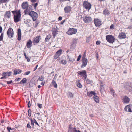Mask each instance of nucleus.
<instances>
[{
	"label": "nucleus",
	"mask_w": 132,
	"mask_h": 132,
	"mask_svg": "<svg viewBox=\"0 0 132 132\" xmlns=\"http://www.w3.org/2000/svg\"><path fill=\"white\" fill-rule=\"evenodd\" d=\"M13 16L14 21L15 23H17L20 21L21 20V14L20 12V10L18 11H11Z\"/></svg>",
	"instance_id": "obj_1"
},
{
	"label": "nucleus",
	"mask_w": 132,
	"mask_h": 132,
	"mask_svg": "<svg viewBox=\"0 0 132 132\" xmlns=\"http://www.w3.org/2000/svg\"><path fill=\"white\" fill-rule=\"evenodd\" d=\"M106 39L108 42L112 44H113L114 43L115 40V38L112 35H106Z\"/></svg>",
	"instance_id": "obj_2"
},
{
	"label": "nucleus",
	"mask_w": 132,
	"mask_h": 132,
	"mask_svg": "<svg viewBox=\"0 0 132 132\" xmlns=\"http://www.w3.org/2000/svg\"><path fill=\"white\" fill-rule=\"evenodd\" d=\"M83 6L84 8L89 10L91 9L92 5L87 1H85L83 2Z\"/></svg>",
	"instance_id": "obj_3"
},
{
	"label": "nucleus",
	"mask_w": 132,
	"mask_h": 132,
	"mask_svg": "<svg viewBox=\"0 0 132 132\" xmlns=\"http://www.w3.org/2000/svg\"><path fill=\"white\" fill-rule=\"evenodd\" d=\"M7 34L8 37L10 38L13 37L14 35V32L13 30L11 27H9L7 32Z\"/></svg>",
	"instance_id": "obj_4"
},
{
	"label": "nucleus",
	"mask_w": 132,
	"mask_h": 132,
	"mask_svg": "<svg viewBox=\"0 0 132 132\" xmlns=\"http://www.w3.org/2000/svg\"><path fill=\"white\" fill-rule=\"evenodd\" d=\"M29 16L32 17L33 21H35L37 20L38 17L37 14L36 12L32 11H31V12Z\"/></svg>",
	"instance_id": "obj_5"
},
{
	"label": "nucleus",
	"mask_w": 132,
	"mask_h": 132,
	"mask_svg": "<svg viewBox=\"0 0 132 132\" xmlns=\"http://www.w3.org/2000/svg\"><path fill=\"white\" fill-rule=\"evenodd\" d=\"M124 87L128 91L132 92V84L131 83H125Z\"/></svg>",
	"instance_id": "obj_6"
},
{
	"label": "nucleus",
	"mask_w": 132,
	"mask_h": 132,
	"mask_svg": "<svg viewBox=\"0 0 132 132\" xmlns=\"http://www.w3.org/2000/svg\"><path fill=\"white\" fill-rule=\"evenodd\" d=\"M77 32V30L73 28H69L68 31L67 32V33L69 35H72L76 34Z\"/></svg>",
	"instance_id": "obj_7"
},
{
	"label": "nucleus",
	"mask_w": 132,
	"mask_h": 132,
	"mask_svg": "<svg viewBox=\"0 0 132 132\" xmlns=\"http://www.w3.org/2000/svg\"><path fill=\"white\" fill-rule=\"evenodd\" d=\"M94 22L96 27H99L102 25V22L101 20L97 18L94 19Z\"/></svg>",
	"instance_id": "obj_8"
},
{
	"label": "nucleus",
	"mask_w": 132,
	"mask_h": 132,
	"mask_svg": "<svg viewBox=\"0 0 132 132\" xmlns=\"http://www.w3.org/2000/svg\"><path fill=\"white\" fill-rule=\"evenodd\" d=\"M52 35L54 38L55 36H56V35L57 34V32H58L57 26L55 25H54V27L52 28Z\"/></svg>",
	"instance_id": "obj_9"
},
{
	"label": "nucleus",
	"mask_w": 132,
	"mask_h": 132,
	"mask_svg": "<svg viewBox=\"0 0 132 132\" xmlns=\"http://www.w3.org/2000/svg\"><path fill=\"white\" fill-rule=\"evenodd\" d=\"M82 64L81 66V68H83L84 67L86 66L88 63V60L85 58V56H83L82 60Z\"/></svg>",
	"instance_id": "obj_10"
},
{
	"label": "nucleus",
	"mask_w": 132,
	"mask_h": 132,
	"mask_svg": "<svg viewBox=\"0 0 132 132\" xmlns=\"http://www.w3.org/2000/svg\"><path fill=\"white\" fill-rule=\"evenodd\" d=\"M78 74L81 76L83 77L84 78L86 79L87 77L86 72L85 70H84L82 71H79L78 72Z\"/></svg>",
	"instance_id": "obj_11"
},
{
	"label": "nucleus",
	"mask_w": 132,
	"mask_h": 132,
	"mask_svg": "<svg viewBox=\"0 0 132 132\" xmlns=\"http://www.w3.org/2000/svg\"><path fill=\"white\" fill-rule=\"evenodd\" d=\"M124 110L126 112H132V104H129L126 106L124 108Z\"/></svg>",
	"instance_id": "obj_12"
},
{
	"label": "nucleus",
	"mask_w": 132,
	"mask_h": 132,
	"mask_svg": "<svg viewBox=\"0 0 132 132\" xmlns=\"http://www.w3.org/2000/svg\"><path fill=\"white\" fill-rule=\"evenodd\" d=\"M92 20V19L90 16H85L83 18V20L86 23L90 22Z\"/></svg>",
	"instance_id": "obj_13"
},
{
	"label": "nucleus",
	"mask_w": 132,
	"mask_h": 132,
	"mask_svg": "<svg viewBox=\"0 0 132 132\" xmlns=\"http://www.w3.org/2000/svg\"><path fill=\"white\" fill-rule=\"evenodd\" d=\"M72 7L71 6H67L64 8V11L65 13H69L71 10Z\"/></svg>",
	"instance_id": "obj_14"
},
{
	"label": "nucleus",
	"mask_w": 132,
	"mask_h": 132,
	"mask_svg": "<svg viewBox=\"0 0 132 132\" xmlns=\"http://www.w3.org/2000/svg\"><path fill=\"white\" fill-rule=\"evenodd\" d=\"M126 35L125 33L121 32L119 34L118 38L120 39H125L126 38Z\"/></svg>",
	"instance_id": "obj_15"
},
{
	"label": "nucleus",
	"mask_w": 132,
	"mask_h": 132,
	"mask_svg": "<svg viewBox=\"0 0 132 132\" xmlns=\"http://www.w3.org/2000/svg\"><path fill=\"white\" fill-rule=\"evenodd\" d=\"M130 100V99L127 96H124L123 99V101L124 103H128Z\"/></svg>",
	"instance_id": "obj_16"
},
{
	"label": "nucleus",
	"mask_w": 132,
	"mask_h": 132,
	"mask_svg": "<svg viewBox=\"0 0 132 132\" xmlns=\"http://www.w3.org/2000/svg\"><path fill=\"white\" fill-rule=\"evenodd\" d=\"M22 7L23 9H25L28 8V4L27 2H24L22 4Z\"/></svg>",
	"instance_id": "obj_17"
},
{
	"label": "nucleus",
	"mask_w": 132,
	"mask_h": 132,
	"mask_svg": "<svg viewBox=\"0 0 132 132\" xmlns=\"http://www.w3.org/2000/svg\"><path fill=\"white\" fill-rule=\"evenodd\" d=\"M87 94L88 96L89 97H91L93 95L94 96L95 95L96 93L94 91H91L87 92Z\"/></svg>",
	"instance_id": "obj_18"
},
{
	"label": "nucleus",
	"mask_w": 132,
	"mask_h": 132,
	"mask_svg": "<svg viewBox=\"0 0 132 132\" xmlns=\"http://www.w3.org/2000/svg\"><path fill=\"white\" fill-rule=\"evenodd\" d=\"M68 132H81L80 131L78 130L77 131L75 128H71L70 126L69 128Z\"/></svg>",
	"instance_id": "obj_19"
},
{
	"label": "nucleus",
	"mask_w": 132,
	"mask_h": 132,
	"mask_svg": "<svg viewBox=\"0 0 132 132\" xmlns=\"http://www.w3.org/2000/svg\"><path fill=\"white\" fill-rule=\"evenodd\" d=\"M40 36H38L34 38L33 41V43H38L40 41Z\"/></svg>",
	"instance_id": "obj_20"
},
{
	"label": "nucleus",
	"mask_w": 132,
	"mask_h": 132,
	"mask_svg": "<svg viewBox=\"0 0 132 132\" xmlns=\"http://www.w3.org/2000/svg\"><path fill=\"white\" fill-rule=\"evenodd\" d=\"M18 40L20 41L21 40V31L20 29H18Z\"/></svg>",
	"instance_id": "obj_21"
},
{
	"label": "nucleus",
	"mask_w": 132,
	"mask_h": 132,
	"mask_svg": "<svg viewBox=\"0 0 132 132\" xmlns=\"http://www.w3.org/2000/svg\"><path fill=\"white\" fill-rule=\"evenodd\" d=\"M4 16L7 18H9L11 16L10 11H6L4 14Z\"/></svg>",
	"instance_id": "obj_22"
},
{
	"label": "nucleus",
	"mask_w": 132,
	"mask_h": 132,
	"mask_svg": "<svg viewBox=\"0 0 132 132\" xmlns=\"http://www.w3.org/2000/svg\"><path fill=\"white\" fill-rule=\"evenodd\" d=\"M31 12V10L27 8L24 11V13L25 15H29L30 14Z\"/></svg>",
	"instance_id": "obj_23"
},
{
	"label": "nucleus",
	"mask_w": 132,
	"mask_h": 132,
	"mask_svg": "<svg viewBox=\"0 0 132 132\" xmlns=\"http://www.w3.org/2000/svg\"><path fill=\"white\" fill-rule=\"evenodd\" d=\"M22 72V70L19 69H16L14 70V75H16L18 74H20Z\"/></svg>",
	"instance_id": "obj_24"
},
{
	"label": "nucleus",
	"mask_w": 132,
	"mask_h": 132,
	"mask_svg": "<svg viewBox=\"0 0 132 132\" xmlns=\"http://www.w3.org/2000/svg\"><path fill=\"white\" fill-rule=\"evenodd\" d=\"M32 42L31 40H29L27 42L26 44V46L27 48H29L31 47V45L32 44Z\"/></svg>",
	"instance_id": "obj_25"
},
{
	"label": "nucleus",
	"mask_w": 132,
	"mask_h": 132,
	"mask_svg": "<svg viewBox=\"0 0 132 132\" xmlns=\"http://www.w3.org/2000/svg\"><path fill=\"white\" fill-rule=\"evenodd\" d=\"M103 14L105 15H109L110 13L108 10L107 9H105L103 11Z\"/></svg>",
	"instance_id": "obj_26"
},
{
	"label": "nucleus",
	"mask_w": 132,
	"mask_h": 132,
	"mask_svg": "<svg viewBox=\"0 0 132 132\" xmlns=\"http://www.w3.org/2000/svg\"><path fill=\"white\" fill-rule=\"evenodd\" d=\"M93 98L94 99L95 101L97 103L99 102V98L98 96H96V94L95 95L93 96Z\"/></svg>",
	"instance_id": "obj_27"
},
{
	"label": "nucleus",
	"mask_w": 132,
	"mask_h": 132,
	"mask_svg": "<svg viewBox=\"0 0 132 132\" xmlns=\"http://www.w3.org/2000/svg\"><path fill=\"white\" fill-rule=\"evenodd\" d=\"M67 59H69V62H73L75 61V59L72 56H69L68 55H67Z\"/></svg>",
	"instance_id": "obj_28"
},
{
	"label": "nucleus",
	"mask_w": 132,
	"mask_h": 132,
	"mask_svg": "<svg viewBox=\"0 0 132 132\" xmlns=\"http://www.w3.org/2000/svg\"><path fill=\"white\" fill-rule=\"evenodd\" d=\"M77 40L78 39L76 38L73 39L72 40L71 45H75L77 43Z\"/></svg>",
	"instance_id": "obj_29"
},
{
	"label": "nucleus",
	"mask_w": 132,
	"mask_h": 132,
	"mask_svg": "<svg viewBox=\"0 0 132 132\" xmlns=\"http://www.w3.org/2000/svg\"><path fill=\"white\" fill-rule=\"evenodd\" d=\"M51 38V35L49 34L47 35L46 37V38L45 39V42H48L49 41Z\"/></svg>",
	"instance_id": "obj_30"
},
{
	"label": "nucleus",
	"mask_w": 132,
	"mask_h": 132,
	"mask_svg": "<svg viewBox=\"0 0 132 132\" xmlns=\"http://www.w3.org/2000/svg\"><path fill=\"white\" fill-rule=\"evenodd\" d=\"M34 21H35V24H34L33 25L34 26V28H36L38 25L39 24V20L37 19Z\"/></svg>",
	"instance_id": "obj_31"
},
{
	"label": "nucleus",
	"mask_w": 132,
	"mask_h": 132,
	"mask_svg": "<svg viewBox=\"0 0 132 132\" xmlns=\"http://www.w3.org/2000/svg\"><path fill=\"white\" fill-rule=\"evenodd\" d=\"M44 77L43 76H42L40 77H39L38 78V79L37 80V81L38 82V80H39L40 81H41L42 82L44 80Z\"/></svg>",
	"instance_id": "obj_32"
},
{
	"label": "nucleus",
	"mask_w": 132,
	"mask_h": 132,
	"mask_svg": "<svg viewBox=\"0 0 132 132\" xmlns=\"http://www.w3.org/2000/svg\"><path fill=\"white\" fill-rule=\"evenodd\" d=\"M62 50L61 49L59 50L56 53L57 54L60 56L62 54Z\"/></svg>",
	"instance_id": "obj_33"
},
{
	"label": "nucleus",
	"mask_w": 132,
	"mask_h": 132,
	"mask_svg": "<svg viewBox=\"0 0 132 132\" xmlns=\"http://www.w3.org/2000/svg\"><path fill=\"white\" fill-rule=\"evenodd\" d=\"M67 95L68 97H70L71 98H73V95L72 93L70 92H68L67 94Z\"/></svg>",
	"instance_id": "obj_34"
},
{
	"label": "nucleus",
	"mask_w": 132,
	"mask_h": 132,
	"mask_svg": "<svg viewBox=\"0 0 132 132\" xmlns=\"http://www.w3.org/2000/svg\"><path fill=\"white\" fill-rule=\"evenodd\" d=\"M110 92H111V94L113 95V96H115V95L114 94L115 92L113 90V89L112 88H110Z\"/></svg>",
	"instance_id": "obj_35"
},
{
	"label": "nucleus",
	"mask_w": 132,
	"mask_h": 132,
	"mask_svg": "<svg viewBox=\"0 0 132 132\" xmlns=\"http://www.w3.org/2000/svg\"><path fill=\"white\" fill-rule=\"evenodd\" d=\"M100 91L101 93H102L103 92V89H104L103 84V83H101V84L100 85Z\"/></svg>",
	"instance_id": "obj_36"
},
{
	"label": "nucleus",
	"mask_w": 132,
	"mask_h": 132,
	"mask_svg": "<svg viewBox=\"0 0 132 132\" xmlns=\"http://www.w3.org/2000/svg\"><path fill=\"white\" fill-rule=\"evenodd\" d=\"M38 5V3L32 4V5L34 9H36L37 6Z\"/></svg>",
	"instance_id": "obj_37"
},
{
	"label": "nucleus",
	"mask_w": 132,
	"mask_h": 132,
	"mask_svg": "<svg viewBox=\"0 0 132 132\" xmlns=\"http://www.w3.org/2000/svg\"><path fill=\"white\" fill-rule=\"evenodd\" d=\"M24 55L25 56V58L27 59V61L28 62H30V59L26 55V53H24Z\"/></svg>",
	"instance_id": "obj_38"
},
{
	"label": "nucleus",
	"mask_w": 132,
	"mask_h": 132,
	"mask_svg": "<svg viewBox=\"0 0 132 132\" xmlns=\"http://www.w3.org/2000/svg\"><path fill=\"white\" fill-rule=\"evenodd\" d=\"M3 36L4 34L3 33H2L0 36V41L3 40Z\"/></svg>",
	"instance_id": "obj_39"
},
{
	"label": "nucleus",
	"mask_w": 132,
	"mask_h": 132,
	"mask_svg": "<svg viewBox=\"0 0 132 132\" xmlns=\"http://www.w3.org/2000/svg\"><path fill=\"white\" fill-rule=\"evenodd\" d=\"M9 0H0V4L4 3L7 2Z\"/></svg>",
	"instance_id": "obj_40"
},
{
	"label": "nucleus",
	"mask_w": 132,
	"mask_h": 132,
	"mask_svg": "<svg viewBox=\"0 0 132 132\" xmlns=\"http://www.w3.org/2000/svg\"><path fill=\"white\" fill-rule=\"evenodd\" d=\"M61 62L62 64H63L65 65L67 63V61L65 60H62L61 61Z\"/></svg>",
	"instance_id": "obj_41"
},
{
	"label": "nucleus",
	"mask_w": 132,
	"mask_h": 132,
	"mask_svg": "<svg viewBox=\"0 0 132 132\" xmlns=\"http://www.w3.org/2000/svg\"><path fill=\"white\" fill-rule=\"evenodd\" d=\"M77 86L79 88H81L82 87V86L81 83H77Z\"/></svg>",
	"instance_id": "obj_42"
},
{
	"label": "nucleus",
	"mask_w": 132,
	"mask_h": 132,
	"mask_svg": "<svg viewBox=\"0 0 132 132\" xmlns=\"http://www.w3.org/2000/svg\"><path fill=\"white\" fill-rule=\"evenodd\" d=\"M28 116L29 117L31 116V110L30 109H29L28 110Z\"/></svg>",
	"instance_id": "obj_43"
},
{
	"label": "nucleus",
	"mask_w": 132,
	"mask_h": 132,
	"mask_svg": "<svg viewBox=\"0 0 132 132\" xmlns=\"http://www.w3.org/2000/svg\"><path fill=\"white\" fill-rule=\"evenodd\" d=\"M31 122V125H32L33 127H34V120L32 118H31L30 119Z\"/></svg>",
	"instance_id": "obj_44"
},
{
	"label": "nucleus",
	"mask_w": 132,
	"mask_h": 132,
	"mask_svg": "<svg viewBox=\"0 0 132 132\" xmlns=\"http://www.w3.org/2000/svg\"><path fill=\"white\" fill-rule=\"evenodd\" d=\"M7 130L9 132H10V130H13L14 128H11L10 127H7Z\"/></svg>",
	"instance_id": "obj_45"
},
{
	"label": "nucleus",
	"mask_w": 132,
	"mask_h": 132,
	"mask_svg": "<svg viewBox=\"0 0 132 132\" xmlns=\"http://www.w3.org/2000/svg\"><path fill=\"white\" fill-rule=\"evenodd\" d=\"M11 83H6V84H5V83H0V84L1 85L3 86H5L7 85V84Z\"/></svg>",
	"instance_id": "obj_46"
},
{
	"label": "nucleus",
	"mask_w": 132,
	"mask_h": 132,
	"mask_svg": "<svg viewBox=\"0 0 132 132\" xmlns=\"http://www.w3.org/2000/svg\"><path fill=\"white\" fill-rule=\"evenodd\" d=\"M7 74V75L10 76L12 74V72L11 71H9V72H6Z\"/></svg>",
	"instance_id": "obj_47"
},
{
	"label": "nucleus",
	"mask_w": 132,
	"mask_h": 132,
	"mask_svg": "<svg viewBox=\"0 0 132 132\" xmlns=\"http://www.w3.org/2000/svg\"><path fill=\"white\" fill-rule=\"evenodd\" d=\"M27 80L26 78H24L20 82H26Z\"/></svg>",
	"instance_id": "obj_48"
},
{
	"label": "nucleus",
	"mask_w": 132,
	"mask_h": 132,
	"mask_svg": "<svg viewBox=\"0 0 132 132\" xmlns=\"http://www.w3.org/2000/svg\"><path fill=\"white\" fill-rule=\"evenodd\" d=\"M33 119V120H34V123L35 124L37 125L38 126L40 127L38 123L37 122L36 120L35 119H34V118Z\"/></svg>",
	"instance_id": "obj_49"
},
{
	"label": "nucleus",
	"mask_w": 132,
	"mask_h": 132,
	"mask_svg": "<svg viewBox=\"0 0 132 132\" xmlns=\"http://www.w3.org/2000/svg\"><path fill=\"white\" fill-rule=\"evenodd\" d=\"M60 56H59L58 54H57L56 53L55 54L54 56V59H57Z\"/></svg>",
	"instance_id": "obj_50"
},
{
	"label": "nucleus",
	"mask_w": 132,
	"mask_h": 132,
	"mask_svg": "<svg viewBox=\"0 0 132 132\" xmlns=\"http://www.w3.org/2000/svg\"><path fill=\"white\" fill-rule=\"evenodd\" d=\"M82 56V55L81 54H80L79 55V56L78 57L77 59V61H79L80 59Z\"/></svg>",
	"instance_id": "obj_51"
},
{
	"label": "nucleus",
	"mask_w": 132,
	"mask_h": 132,
	"mask_svg": "<svg viewBox=\"0 0 132 132\" xmlns=\"http://www.w3.org/2000/svg\"><path fill=\"white\" fill-rule=\"evenodd\" d=\"M30 72H30V71H27L26 72L24 73L23 74V75H25V76L28 75L30 73Z\"/></svg>",
	"instance_id": "obj_52"
},
{
	"label": "nucleus",
	"mask_w": 132,
	"mask_h": 132,
	"mask_svg": "<svg viewBox=\"0 0 132 132\" xmlns=\"http://www.w3.org/2000/svg\"><path fill=\"white\" fill-rule=\"evenodd\" d=\"M90 38L89 37H88L86 38V42L88 43L89 42Z\"/></svg>",
	"instance_id": "obj_53"
},
{
	"label": "nucleus",
	"mask_w": 132,
	"mask_h": 132,
	"mask_svg": "<svg viewBox=\"0 0 132 132\" xmlns=\"http://www.w3.org/2000/svg\"><path fill=\"white\" fill-rule=\"evenodd\" d=\"M2 75L5 78H6V76L7 75L6 72H3L2 73Z\"/></svg>",
	"instance_id": "obj_54"
},
{
	"label": "nucleus",
	"mask_w": 132,
	"mask_h": 132,
	"mask_svg": "<svg viewBox=\"0 0 132 132\" xmlns=\"http://www.w3.org/2000/svg\"><path fill=\"white\" fill-rule=\"evenodd\" d=\"M52 85H53L54 87L56 88L57 87V84L56 83H52Z\"/></svg>",
	"instance_id": "obj_55"
},
{
	"label": "nucleus",
	"mask_w": 132,
	"mask_h": 132,
	"mask_svg": "<svg viewBox=\"0 0 132 132\" xmlns=\"http://www.w3.org/2000/svg\"><path fill=\"white\" fill-rule=\"evenodd\" d=\"M27 128H29L30 129H31L32 128L30 126V124L29 123H28L27 124Z\"/></svg>",
	"instance_id": "obj_56"
},
{
	"label": "nucleus",
	"mask_w": 132,
	"mask_h": 132,
	"mask_svg": "<svg viewBox=\"0 0 132 132\" xmlns=\"http://www.w3.org/2000/svg\"><path fill=\"white\" fill-rule=\"evenodd\" d=\"M110 29H114V26L113 24H111L110 26Z\"/></svg>",
	"instance_id": "obj_57"
},
{
	"label": "nucleus",
	"mask_w": 132,
	"mask_h": 132,
	"mask_svg": "<svg viewBox=\"0 0 132 132\" xmlns=\"http://www.w3.org/2000/svg\"><path fill=\"white\" fill-rule=\"evenodd\" d=\"M96 45H99L101 43V42L99 40H97L96 42Z\"/></svg>",
	"instance_id": "obj_58"
},
{
	"label": "nucleus",
	"mask_w": 132,
	"mask_h": 132,
	"mask_svg": "<svg viewBox=\"0 0 132 132\" xmlns=\"http://www.w3.org/2000/svg\"><path fill=\"white\" fill-rule=\"evenodd\" d=\"M38 106L39 108H42V105L41 104H38Z\"/></svg>",
	"instance_id": "obj_59"
},
{
	"label": "nucleus",
	"mask_w": 132,
	"mask_h": 132,
	"mask_svg": "<svg viewBox=\"0 0 132 132\" xmlns=\"http://www.w3.org/2000/svg\"><path fill=\"white\" fill-rule=\"evenodd\" d=\"M21 78H16V79H15V81H20L21 80Z\"/></svg>",
	"instance_id": "obj_60"
},
{
	"label": "nucleus",
	"mask_w": 132,
	"mask_h": 132,
	"mask_svg": "<svg viewBox=\"0 0 132 132\" xmlns=\"http://www.w3.org/2000/svg\"><path fill=\"white\" fill-rule=\"evenodd\" d=\"M28 107L29 108H30L31 106V104L30 103V101H29V102H28Z\"/></svg>",
	"instance_id": "obj_61"
},
{
	"label": "nucleus",
	"mask_w": 132,
	"mask_h": 132,
	"mask_svg": "<svg viewBox=\"0 0 132 132\" xmlns=\"http://www.w3.org/2000/svg\"><path fill=\"white\" fill-rule=\"evenodd\" d=\"M62 16H60L58 18V20L60 21L62 19Z\"/></svg>",
	"instance_id": "obj_62"
},
{
	"label": "nucleus",
	"mask_w": 132,
	"mask_h": 132,
	"mask_svg": "<svg viewBox=\"0 0 132 132\" xmlns=\"http://www.w3.org/2000/svg\"><path fill=\"white\" fill-rule=\"evenodd\" d=\"M32 3H35L36 2V0H30Z\"/></svg>",
	"instance_id": "obj_63"
},
{
	"label": "nucleus",
	"mask_w": 132,
	"mask_h": 132,
	"mask_svg": "<svg viewBox=\"0 0 132 132\" xmlns=\"http://www.w3.org/2000/svg\"><path fill=\"white\" fill-rule=\"evenodd\" d=\"M38 65H37L34 68V71H35V70L38 67Z\"/></svg>",
	"instance_id": "obj_64"
}]
</instances>
